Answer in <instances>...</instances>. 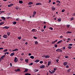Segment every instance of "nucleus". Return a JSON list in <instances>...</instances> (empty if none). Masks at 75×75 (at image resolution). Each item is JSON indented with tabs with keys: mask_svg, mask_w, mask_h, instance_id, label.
Instances as JSON below:
<instances>
[{
	"mask_svg": "<svg viewBox=\"0 0 75 75\" xmlns=\"http://www.w3.org/2000/svg\"><path fill=\"white\" fill-rule=\"evenodd\" d=\"M35 39H37V38L35 37H33Z\"/></svg>",
	"mask_w": 75,
	"mask_h": 75,
	"instance_id": "59",
	"label": "nucleus"
},
{
	"mask_svg": "<svg viewBox=\"0 0 75 75\" xmlns=\"http://www.w3.org/2000/svg\"><path fill=\"white\" fill-rule=\"evenodd\" d=\"M60 56L57 57V58H58V59H60Z\"/></svg>",
	"mask_w": 75,
	"mask_h": 75,
	"instance_id": "64",
	"label": "nucleus"
},
{
	"mask_svg": "<svg viewBox=\"0 0 75 75\" xmlns=\"http://www.w3.org/2000/svg\"><path fill=\"white\" fill-rule=\"evenodd\" d=\"M9 28H10L9 27L6 26L4 27L3 28V29H4V28H5L6 29H8Z\"/></svg>",
	"mask_w": 75,
	"mask_h": 75,
	"instance_id": "8",
	"label": "nucleus"
},
{
	"mask_svg": "<svg viewBox=\"0 0 75 75\" xmlns=\"http://www.w3.org/2000/svg\"><path fill=\"white\" fill-rule=\"evenodd\" d=\"M73 45V44H69V46H72Z\"/></svg>",
	"mask_w": 75,
	"mask_h": 75,
	"instance_id": "46",
	"label": "nucleus"
},
{
	"mask_svg": "<svg viewBox=\"0 0 75 75\" xmlns=\"http://www.w3.org/2000/svg\"><path fill=\"white\" fill-rule=\"evenodd\" d=\"M33 65V63H31L30 64H29V65L31 66Z\"/></svg>",
	"mask_w": 75,
	"mask_h": 75,
	"instance_id": "44",
	"label": "nucleus"
},
{
	"mask_svg": "<svg viewBox=\"0 0 75 75\" xmlns=\"http://www.w3.org/2000/svg\"><path fill=\"white\" fill-rule=\"evenodd\" d=\"M16 10H18V9H19V7H16Z\"/></svg>",
	"mask_w": 75,
	"mask_h": 75,
	"instance_id": "39",
	"label": "nucleus"
},
{
	"mask_svg": "<svg viewBox=\"0 0 75 75\" xmlns=\"http://www.w3.org/2000/svg\"><path fill=\"white\" fill-rule=\"evenodd\" d=\"M16 20H17V21H18V20H19V18H17L16 19Z\"/></svg>",
	"mask_w": 75,
	"mask_h": 75,
	"instance_id": "61",
	"label": "nucleus"
},
{
	"mask_svg": "<svg viewBox=\"0 0 75 75\" xmlns=\"http://www.w3.org/2000/svg\"><path fill=\"white\" fill-rule=\"evenodd\" d=\"M52 9L53 11H54L55 10V8H54V7L53 6L52 7Z\"/></svg>",
	"mask_w": 75,
	"mask_h": 75,
	"instance_id": "13",
	"label": "nucleus"
},
{
	"mask_svg": "<svg viewBox=\"0 0 75 75\" xmlns=\"http://www.w3.org/2000/svg\"><path fill=\"white\" fill-rule=\"evenodd\" d=\"M13 23L14 25H15V24H17V22L16 21L14 22H13Z\"/></svg>",
	"mask_w": 75,
	"mask_h": 75,
	"instance_id": "26",
	"label": "nucleus"
},
{
	"mask_svg": "<svg viewBox=\"0 0 75 75\" xmlns=\"http://www.w3.org/2000/svg\"><path fill=\"white\" fill-rule=\"evenodd\" d=\"M74 20V17H72L71 19V21H72V20Z\"/></svg>",
	"mask_w": 75,
	"mask_h": 75,
	"instance_id": "55",
	"label": "nucleus"
},
{
	"mask_svg": "<svg viewBox=\"0 0 75 75\" xmlns=\"http://www.w3.org/2000/svg\"><path fill=\"white\" fill-rule=\"evenodd\" d=\"M14 52H13L11 53L10 55V56H12V57H13V56H14Z\"/></svg>",
	"mask_w": 75,
	"mask_h": 75,
	"instance_id": "12",
	"label": "nucleus"
},
{
	"mask_svg": "<svg viewBox=\"0 0 75 75\" xmlns=\"http://www.w3.org/2000/svg\"><path fill=\"white\" fill-rule=\"evenodd\" d=\"M33 4V3L32 2H30L28 4V5H31V4Z\"/></svg>",
	"mask_w": 75,
	"mask_h": 75,
	"instance_id": "18",
	"label": "nucleus"
},
{
	"mask_svg": "<svg viewBox=\"0 0 75 75\" xmlns=\"http://www.w3.org/2000/svg\"><path fill=\"white\" fill-rule=\"evenodd\" d=\"M3 37L4 38H7V35H4Z\"/></svg>",
	"mask_w": 75,
	"mask_h": 75,
	"instance_id": "11",
	"label": "nucleus"
},
{
	"mask_svg": "<svg viewBox=\"0 0 75 75\" xmlns=\"http://www.w3.org/2000/svg\"><path fill=\"white\" fill-rule=\"evenodd\" d=\"M66 68H69V66L67 65L66 66Z\"/></svg>",
	"mask_w": 75,
	"mask_h": 75,
	"instance_id": "49",
	"label": "nucleus"
},
{
	"mask_svg": "<svg viewBox=\"0 0 75 75\" xmlns=\"http://www.w3.org/2000/svg\"><path fill=\"white\" fill-rule=\"evenodd\" d=\"M26 40L25 39H22L23 41H25Z\"/></svg>",
	"mask_w": 75,
	"mask_h": 75,
	"instance_id": "57",
	"label": "nucleus"
},
{
	"mask_svg": "<svg viewBox=\"0 0 75 75\" xmlns=\"http://www.w3.org/2000/svg\"><path fill=\"white\" fill-rule=\"evenodd\" d=\"M66 33L67 34H68V33H72V32H70L69 31H67L66 32Z\"/></svg>",
	"mask_w": 75,
	"mask_h": 75,
	"instance_id": "25",
	"label": "nucleus"
},
{
	"mask_svg": "<svg viewBox=\"0 0 75 75\" xmlns=\"http://www.w3.org/2000/svg\"><path fill=\"white\" fill-rule=\"evenodd\" d=\"M45 58H50V56L49 55H47L45 56Z\"/></svg>",
	"mask_w": 75,
	"mask_h": 75,
	"instance_id": "14",
	"label": "nucleus"
},
{
	"mask_svg": "<svg viewBox=\"0 0 75 75\" xmlns=\"http://www.w3.org/2000/svg\"><path fill=\"white\" fill-rule=\"evenodd\" d=\"M28 55L29 56H31V53H29Z\"/></svg>",
	"mask_w": 75,
	"mask_h": 75,
	"instance_id": "56",
	"label": "nucleus"
},
{
	"mask_svg": "<svg viewBox=\"0 0 75 75\" xmlns=\"http://www.w3.org/2000/svg\"><path fill=\"white\" fill-rule=\"evenodd\" d=\"M43 63V61H40V64H42Z\"/></svg>",
	"mask_w": 75,
	"mask_h": 75,
	"instance_id": "48",
	"label": "nucleus"
},
{
	"mask_svg": "<svg viewBox=\"0 0 75 75\" xmlns=\"http://www.w3.org/2000/svg\"><path fill=\"white\" fill-rule=\"evenodd\" d=\"M7 35H10V32H7Z\"/></svg>",
	"mask_w": 75,
	"mask_h": 75,
	"instance_id": "21",
	"label": "nucleus"
},
{
	"mask_svg": "<svg viewBox=\"0 0 75 75\" xmlns=\"http://www.w3.org/2000/svg\"><path fill=\"white\" fill-rule=\"evenodd\" d=\"M18 51V49H15L14 50H12L13 52H14L15 51Z\"/></svg>",
	"mask_w": 75,
	"mask_h": 75,
	"instance_id": "10",
	"label": "nucleus"
},
{
	"mask_svg": "<svg viewBox=\"0 0 75 75\" xmlns=\"http://www.w3.org/2000/svg\"><path fill=\"white\" fill-rule=\"evenodd\" d=\"M8 51V50H7V49H6L5 50H4L3 52H6V51Z\"/></svg>",
	"mask_w": 75,
	"mask_h": 75,
	"instance_id": "34",
	"label": "nucleus"
},
{
	"mask_svg": "<svg viewBox=\"0 0 75 75\" xmlns=\"http://www.w3.org/2000/svg\"><path fill=\"white\" fill-rule=\"evenodd\" d=\"M61 21V19H58V22H60Z\"/></svg>",
	"mask_w": 75,
	"mask_h": 75,
	"instance_id": "30",
	"label": "nucleus"
},
{
	"mask_svg": "<svg viewBox=\"0 0 75 75\" xmlns=\"http://www.w3.org/2000/svg\"><path fill=\"white\" fill-rule=\"evenodd\" d=\"M4 23V22H1L0 23V25H2V24H3Z\"/></svg>",
	"mask_w": 75,
	"mask_h": 75,
	"instance_id": "33",
	"label": "nucleus"
},
{
	"mask_svg": "<svg viewBox=\"0 0 75 75\" xmlns=\"http://www.w3.org/2000/svg\"><path fill=\"white\" fill-rule=\"evenodd\" d=\"M63 41L62 40H60L59 41H58L57 43V44H60Z\"/></svg>",
	"mask_w": 75,
	"mask_h": 75,
	"instance_id": "9",
	"label": "nucleus"
},
{
	"mask_svg": "<svg viewBox=\"0 0 75 75\" xmlns=\"http://www.w3.org/2000/svg\"><path fill=\"white\" fill-rule=\"evenodd\" d=\"M15 72H19V71H20V69H15Z\"/></svg>",
	"mask_w": 75,
	"mask_h": 75,
	"instance_id": "6",
	"label": "nucleus"
},
{
	"mask_svg": "<svg viewBox=\"0 0 75 75\" xmlns=\"http://www.w3.org/2000/svg\"><path fill=\"white\" fill-rule=\"evenodd\" d=\"M30 58H31V59H34V57L33 56H31L30 57Z\"/></svg>",
	"mask_w": 75,
	"mask_h": 75,
	"instance_id": "19",
	"label": "nucleus"
},
{
	"mask_svg": "<svg viewBox=\"0 0 75 75\" xmlns=\"http://www.w3.org/2000/svg\"><path fill=\"white\" fill-rule=\"evenodd\" d=\"M65 58H68V56H65Z\"/></svg>",
	"mask_w": 75,
	"mask_h": 75,
	"instance_id": "60",
	"label": "nucleus"
},
{
	"mask_svg": "<svg viewBox=\"0 0 75 75\" xmlns=\"http://www.w3.org/2000/svg\"><path fill=\"white\" fill-rule=\"evenodd\" d=\"M68 48L69 50H71V48H72V47H71V46H69L68 47Z\"/></svg>",
	"mask_w": 75,
	"mask_h": 75,
	"instance_id": "29",
	"label": "nucleus"
},
{
	"mask_svg": "<svg viewBox=\"0 0 75 75\" xmlns=\"http://www.w3.org/2000/svg\"><path fill=\"white\" fill-rule=\"evenodd\" d=\"M13 4H10V5L11 6H11H13Z\"/></svg>",
	"mask_w": 75,
	"mask_h": 75,
	"instance_id": "53",
	"label": "nucleus"
},
{
	"mask_svg": "<svg viewBox=\"0 0 75 75\" xmlns=\"http://www.w3.org/2000/svg\"><path fill=\"white\" fill-rule=\"evenodd\" d=\"M21 37H18V39H19V40H21Z\"/></svg>",
	"mask_w": 75,
	"mask_h": 75,
	"instance_id": "40",
	"label": "nucleus"
},
{
	"mask_svg": "<svg viewBox=\"0 0 75 75\" xmlns=\"http://www.w3.org/2000/svg\"><path fill=\"white\" fill-rule=\"evenodd\" d=\"M25 75H31V74L30 73H26L25 74Z\"/></svg>",
	"mask_w": 75,
	"mask_h": 75,
	"instance_id": "32",
	"label": "nucleus"
},
{
	"mask_svg": "<svg viewBox=\"0 0 75 75\" xmlns=\"http://www.w3.org/2000/svg\"><path fill=\"white\" fill-rule=\"evenodd\" d=\"M33 14H35H35H37V12H36V11H34L33 13Z\"/></svg>",
	"mask_w": 75,
	"mask_h": 75,
	"instance_id": "31",
	"label": "nucleus"
},
{
	"mask_svg": "<svg viewBox=\"0 0 75 75\" xmlns=\"http://www.w3.org/2000/svg\"><path fill=\"white\" fill-rule=\"evenodd\" d=\"M67 27H68L69 28V27H70V25H67Z\"/></svg>",
	"mask_w": 75,
	"mask_h": 75,
	"instance_id": "45",
	"label": "nucleus"
},
{
	"mask_svg": "<svg viewBox=\"0 0 75 75\" xmlns=\"http://www.w3.org/2000/svg\"><path fill=\"white\" fill-rule=\"evenodd\" d=\"M35 44H36V45L38 44V42H37V41H36L35 42Z\"/></svg>",
	"mask_w": 75,
	"mask_h": 75,
	"instance_id": "35",
	"label": "nucleus"
},
{
	"mask_svg": "<svg viewBox=\"0 0 75 75\" xmlns=\"http://www.w3.org/2000/svg\"><path fill=\"white\" fill-rule=\"evenodd\" d=\"M55 41H53L52 42V44H54L55 43Z\"/></svg>",
	"mask_w": 75,
	"mask_h": 75,
	"instance_id": "54",
	"label": "nucleus"
},
{
	"mask_svg": "<svg viewBox=\"0 0 75 75\" xmlns=\"http://www.w3.org/2000/svg\"><path fill=\"white\" fill-rule=\"evenodd\" d=\"M46 28V25H44L43 27V28L45 29Z\"/></svg>",
	"mask_w": 75,
	"mask_h": 75,
	"instance_id": "50",
	"label": "nucleus"
},
{
	"mask_svg": "<svg viewBox=\"0 0 75 75\" xmlns=\"http://www.w3.org/2000/svg\"><path fill=\"white\" fill-rule=\"evenodd\" d=\"M57 69V68L56 67L54 68V71H56Z\"/></svg>",
	"mask_w": 75,
	"mask_h": 75,
	"instance_id": "36",
	"label": "nucleus"
},
{
	"mask_svg": "<svg viewBox=\"0 0 75 75\" xmlns=\"http://www.w3.org/2000/svg\"><path fill=\"white\" fill-rule=\"evenodd\" d=\"M40 68H41V69H43V68H45V65H43L42 66L40 67Z\"/></svg>",
	"mask_w": 75,
	"mask_h": 75,
	"instance_id": "7",
	"label": "nucleus"
},
{
	"mask_svg": "<svg viewBox=\"0 0 75 75\" xmlns=\"http://www.w3.org/2000/svg\"><path fill=\"white\" fill-rule=\"evenodd\" d=\"M14 62H16L18 61V59H17V57H16L14 59Z\"/></svg>",
	"mask_w": 75,
	"mask_h": 75,
	"instance_id": "4",
	"label": "nucleus"
},
{
	"mask_svg": "<svg viewBox=\"0 0 75 75\" xmlns=\"http://www.w3.org/2000/svg\"><path fill=\"white\" fill-rule=\"evenodd\" d=\"M54 47H55V48H57V44L55 45Z\"/></svg>",
	"mask_w": 75,
	"mask_h": 75,
	"instance_id": "47",
	"label": "nucleus"
},
{
	"mask_svg": "<svg viewBox=\"0 0 75 75\" xmlns=\"http://www.w3.org/2000/svg\"><path fill=\"white\" fill-rule=\"evenodd\" d=\"M67 40H70V41H71V39H70L69 38H68L67 39Z\"/></svg>",
	"mask_w": 75,
	"mask_h": 75,
	"instance_id": "62",
	"label": "nucleus"
},
{
	"mask_svg": "<svg viewBox=\"0 0 75 75\" xmlns=\"http://www.w3.org/2000/svg\"><path fill=\"white\" fill-rule=\"evenodd\" d=\"M1 18L2 19H3V20H5L6 19V18L4 17H1Z\"/></svg>",
	"mask_w": 75,
	"mask_h": 75,
	"instance_id": "28",
	"label": "nucleus"
},
{
	"mask_svg": "<svg viewBox=\"0 0 75 75\" xmlns=\"http://www.w3.org/2000/svg\"><path fill=\"white\" fill-rule=\"evenodd\" d=\"M28 71V69H25V71H24V72H27Z\"/></svg>",
	"mask_w": 75,
	"mask_h": 75,
	"instance_id": "16",
	"label": "nucleus"
},
{
	"mask_svg": "<svg viewBox=\"0 0 75 75\" xmlns=\"http://www.w3.org/2000/svg\"><path fill=\"white\" fill-rule=\"evenodd\" d=\"M8 7H11V6L10 5H8Z\"/></svg>",
	"mask_w": 75,
	"mask_h": 75,
	"instance_id": "58",
	"label": "nucleus"
},
{
	"mask_svg": "<svg viewBox=\"0 0 75 75\" xmlns=\"http://www.w3.org/2000/svg\"><path fill=\"white\" fill-rule=\"evenodd\" d=\"M71 70V69H69L67 70V72H68V73H69V72H70V71Z\"/></svg>",
	"mask_w": 75,
	"mask_h": 75,
	"instance_id": "23",
	"label": "nucleus"
},
{
	"mask_svg": "<svg viewBox=\"0 0 75 75\" xmlns=\"http://www.w3.org/2000/svg\"><path fill=\"white\" fill-rule=\"evenodd\" d=\"M55 72V71L54 70L52 71L50 70L49 71V72L51 74H54Z\"/></svg>",
	"mask_w": 75,
	"mask_h": 75,
	"instance_id": "2",
	"label": "nucleus"
},
{
	"mask_svg": "<svg viewBox=\"0 0 75 75\" xmlns=\"http://www.w3.org/2000/svg\"><path fill=\"white\" fill-rule=\"evenodd\" d=\"M56 51H57V52H62V50L61 49H57L56 50Z\"/></svg>",
	"mask_w": 75,
	"mask_h": 75,
	"instance_id": "1",
	"label": "nucleus"
},
{
	"mask_svg": "<svg viewBox=\"0 0 75 75\" xmlns=\"http://www.w3.org/2000/svg\"><path fill=\"white\" fill-rule=\"evenodd\" d=\"M38 69H36L35 70V72H38Z\"/></svg>",
	"mask_w": 75,
	"mask_h": 75,
	"instance_id": "43",
	"label": "nucleus"
},
{
	"mask_svg": "<svg viewBox=\"0 0 75 75\" xmlns=\"http://www.w3.org/2000/svg\"><path fill=\"white\" fill-rule=\"evenodd\" d=\"M4 13V11H1L0 12V14H1V13Z\"/></svg>",
	"mask_w": 75,
	"mask_h": 75,
	"instance_id": "38",
	"label": "nucleus"
},
{
	"mask_svg": "<svg viewBox=\"0 0 75 75\" xmlns=\"http://www.w3.org/2000/svg\"><path fill=\"white\" fill-rule=\"evenodd\" d=\"M32 31H33L32 32L33 33H34V32H35V29H32Z\"/></svg>",
	"mask_w": 75,
	"mask_h": 75,
	"instance_id": "27",
	"label": "nucleus"
},
{
	"mask_svg": "<svg viewBox=\"0 0 75 75\" xmlns=\"http://www.w3.org/2000/svg\"><path fill=\"white\" fill-rule=\"evenodd\" d=\"M35 62H40V60H36L35 61Z\"/></svg>",
	"mask_w": 75,
	"mask_h": 75,
	"instance_id": "20",
	"label": "nucleus"
},
{
	"mask_svg": "<svg viewBox=\"0 0 75 75\" xmlns=\"http://www.w3.org/2000/svg\"><path fill=\"white\" fill-rule=\"evenodd\" d=\"M63 64L64 65V66H66L68 64V62H64L63 63Z\"/></svg>",
	"mask_w": 75,
	"mask_h": 75,
	"instance_id": "3",
	"label": "nucleus"
},
{
	"mask_svg": "<svg viewBox=\"0 0 75 75\" xmlns=\"http://www.w3.org/2000/svg\"><path fill=\"white\" fill-rule=\"evenodd\" d=\"M64 11H65V9H63L62 11V12H64Z\"/></svg>",
	"mask_w": 75,
	"mask_h": 75,
	"instance_id": "51",
	"label": "nucleus"
},
{
	"mask_svg": "<svg viewBox=\"0 0 75 75\" xmlns=\"http://www.w3.org/2000/svg\"><path fill=\"white\" fill-rule=\"evenodd\" d=\"M56 2H57V3H59V4L61 3V2L58 0L56 1Z\"/></svg>",
	"mask_w": 75,
	"mask_h": 75,
	"instance_id": "41",
	"label": "nucleus"
},
{
	"mask_svg": "<svg viewBox=\"0 0 75 75\" xmlns=\"http://www.w3.org/2000/svg\"><path fill=\"white\" fill-rule=\"evenodd\" d=\"M19 3H20V4H23V1H19Z\"/></svg>",
	"mask_w": 75,
	"mask_h": 75,
	"instance_id": "17",
	"label": "nucleus"
},
{
	"mask_svg": "<svg viewBox=\"0 0 75 75\" xmlns=\"http://www.w3.org/2000/svg\"><path fill=\"white\" fill-rule=\"evenodd\" d=\"M49 29L50 30H53V28H52L50 27L49 28Z\"/></svg>",
	"mask_w": 75,
	"mask_h": 75,
	"instance_id": "37",
	"label": "nucleus"
},
{
	"mask_svg": "<svg viewBox=\"0 0 75 75\" xmlns=\"http://www.w3.org/2000/svg\"><path fill=\"white\" fill-rule=\"evenodd\" d=\"M41 4L40 3H37L36 4V5H41Z\"/></svg>",
	"mask_w": 75,
	"mask_h": 75,
	"instance_id": "22",
	"label": "nucleus"
},
{
	"mask_svg": "<svg viewBox=\"0 0 75 75\" xmlns=\"http://www.w3.org/2000/svg\"><path fill=\"white\" fill-rule=\"evenodd\" d=\"M56 61L57 62V63H59L58 61H59V59H57L56 60Z\"/></svg>",
	"mask_w": 75,
	"mask_h": 75,
	"instance_id": "42",
	"label": "nucleus"
},
{
	"mask_svg": "<svg viewBox=\"0 0 75 75\" xmlns=\"http://www.w3.org/2000/svg\"><path fill=\"white\" fill-rule=\"evenodd\" d=\"M25 61L26 62L28 63V61H29V60H28V59H25Z\"/></svg>",
	"mask_w": 75,
	"mask_h": 75,
	"instance_id": "24",
	"label": "nucleus"
},
{
	"mask_svg": "<svg viewBox=\"0 0 75 75\" xmlns=\"http://www.w3.org/2000/svg\"><path fill=\"white\" fill-rule=\"evenodd\" d=\"M63 50H65V47H63Z\"/></svg>",
	"mask_w": 75,
	"mask_h": 75,
	"instance_id": "63",
	"label": "nucleus"
},
{
	"mask_svg": "<svg viewBox=\"0 0 75 75\" xmlns=\"http://www.w3.org/2000/svg\"><path fill=\"white\" fill-rule=\"evenodd\" d=\"M5 57H6V55H4V56H1V58H0L2 60H3V59H4V58H5Z\"/></svg>",
	"mask_w": 75,
	"mask_h": 75,
	"instance_id": "5",
	"label": "nucleus"
},
{
	"mask_svg": "<svg viewBox=\"0 0 75 75\" xmlns=\"http://www.w3.org/2000/svg\"><path fill=\"white\" fill-rule=\"evenodd\" d=\"M51 61H49V62H48L47 65H48V66H49L50 65V64H51Z\"/></svg>",
	"mask_w": 75,
	"mask_h": 75,
	"instance_id": "15",
	"label": "nucleus"
},
{
	"mask_svg": "<svg viewBox=\"0 0 75 75\" xmlns=\"http://www.w3.org/2000/svg\"><path fill=\"white\" fill-rule=\"evenodd\" d=\"M35 15L34 14H33L32 15V17H34V16H35Z\"/></svg>",
	"mask_w": 75,
	"mask_h": 75,
	"instance_id": "52",
	"label": "nucleus"
}]
</instances>
